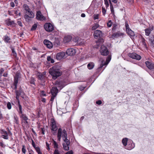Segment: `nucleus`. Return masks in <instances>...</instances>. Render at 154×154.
<instances>
[{"label":"nucleus","mask_w":154,"mask_h":154,"mask_svg":"<svg viewBox=\"0 0 154 154\" xmlns=\"http://www.w3.org/2000/svg\"><path fill=\"white\" fill-rule=\"evenodd\" d=\"M58 92V90L56 87H53L51 90V93L52 96H56Z\"/></svg>","instance_id":"obj_18"},{"label":"nucleus","mask_w":154,"mask_h":154,"mask_svg":"<svg viewBox=\"0 0 154 154\" xmlns=\"http://www.w3.org/2000/svg\"><path fill=\"white\" fill-rule=\"evenodd\" d=\"M128 56L131 58L139 60L141 59V57L140 55H139L135 53H129Z\"/></svg>","instance_id":"obj_8"},{"label":"nucleus","mask_w":154,"mask_h":154,"mask_svg":"<svg viewBox=\"0 0 154 154\" xmlns=\"http://www.w3.org/2000/svg\"><path fill=\"white\" fill-rule=\"evenodd\" d=\"M63 149L65 150H68L69 149V145H67L65 144V143H63Z\"/></svg>","instance_id":"obj_28"},{"label":"nucleus","mask_w":154,"mask_h":154,"mask_svg":"<svg viewBox=\"0 0 154 154\" xmlns=\"http://www.w3.org/2000/svg\"><path fill=\"white\" fill-rule=\"evenodd\" d=\"M23 7L25 10L26 11V13L28 14H30L31 13H33L31 11V9L29 8L28 5L26 4H24L23 5Z\"/></svg>","instance_id":"obj_21"},{"label":"nucleus","mask_w":154,"mask_h":154,"mask_svg":"<svg viewBox=\"0 0 154 154\" xmlns=\"http://www.w3.org/2000/svg\"><path fill=\"white\" fill-rule=\"evenodd\" d=\"M94 63H93L91 62L88 64L87 67L89 69H91L94 68Z\"/></svg>","instance_id":"obj_27"},{"label":"nucleus","mask_w":154,"mask_h":154,"mask_svg":"<svg viewBox=\"0 0 154 154\" xmlns=\"http://www.w3.org/2000/svg\"><path fill=\"white\" fill-rule=\"evenodd\" d=\"M57 137L58 140L59 141L60 140L61 137L63 138L67 137V134L66 130L64 129L62 131L61 128H59L58 130Z\"/></svg>","instance_id":"obj_2"},{"label":"nucleus","mask_w":154,"mask_h":154,"mask_svg":"<svg viewBox=\"0 0 154 154\" xmlns=\"http://www.w3.org/2000/svg\"><path fill=\"white\" fill-rule=\"evenodd\" d=\"M110 9L112 13L114 12L113 8L112 5H110Z\"/></svg>","instance_id":"obj_55"},{"label":"nucleus","mask_w":154,"mask_h":154,"mask_svg":"<svg viewBox=\"0 0 154 154\" xmlns=\"http://www.w3.org/2000/svg\"><path fill=\"white\" fill-rule=\"evenodd\" d=\"M66 154H72V151H70L68 152Z\"/></svg>","instance_id":"obj_63"},{"label":"nucleus","mask_w":154,"mask_h":154,"mask_svg":"<svg viewBox=\"0 0 154 154\" xmlns=\"http://www.w3.org/2000/svg\"><path fill=\"white\" fill-rule=\"evenodd\" d=\"M4 71V69L3 68H1L0 69V76H1L2 75V74Z\"/></svg>","instance_id":"obj_46"},{"label":"nucleus","mask_w":154,"mask_h":154,"mask_svg":"<svg viewBox=\"0 0 154 154\" xmlns=\"http://www.w3.org/2000/svg\"><path fill=\"white\" fill-rule=\"evenodd\" d=\"M149 40L151 43H153L154 42V35H152L150 36L149 38Z\"/></svg>","instance_id":"obj_36"},{"label":"nucleus","mask_w":154,"mask_h":154,"mask_svg":"<svg viewBox=\"0 0 154 154\" xmlns=\"http://www.w3.org/2000/svg\"><path fill=\"white\" fill-rule=\"evenodd\" d=\"M56 96H52L51 97L50 100L51 101H53L54 100V98Z\"/></svg>","instance_id":"obj_59"},{"label":"nucleus","mask_w":154,"mask_h":154,"mask_svg":"<svg viewBox=\"0 0 154 154\" xmlns=\"http://www.w3.org/2000/svg\"><path fill=\"white\" fill-rule=\"evenodd\" d=\"M16 95L17 96H20L21 94V93L20 91H18L17 90H16L15 91Z\"/></svg>","instance_id":"obj_49"},{"label":"nucleus","mask_w":154,"mask_h":154,"mask_svg":"<svg viewBox=\"0 0 154 154\" xmlns=\"http://www.w3.org/2000/svg\"><path fill=\"white\" fill-rule=\"evenodd\" d=\"M142 43H143V44L144 45V47L146 46V44L145 42V40L144 38H143L142 39Z\"/></svg>","instance_id":"obj_51"},{"label":"nucleus","mask_w":154,"mask_h":154,"mask_svg":"<svg viewBox=\"0 0 154 154\" xmlns=\"http://www.w3.org/2000/svg\"><path fill=\"white\" fill-rule=\"evenodd\" d=\"M7 107L9 109H10L11 108V103L10 102H8L7 104Z\"/></svg>","instance_id":"obj_39"},{"label":"nucleus","mask_w":154,"mask_h":154,"mask_svg":"<svg viewBox=\"0 0 154 154\" xmlns=\"http://www.w3.org/2000/svg\"><path fill=\"white\" fill-rule=\"evenodd\" d=\"M10 4H11V6L12 7H14V5H14V2H11V3Z\"/></svg>","instance_id":"obj_62"},{"label":"nucleus","mask_w":154,"mask_h":154,"mask_svg":"<svg viewBox=\"0 0 154 154\" xmlns=\"http://www.w3.org/2000/svg\"><path fill=\"white\" fill-rule=\"evenodd\" d=\"M47 60L48 61L50 62L51 63H52L54 62V59L51 58L50 56H48L47 58Z\"/></svg>","instance_id":"obj_34"},{"label":"nucleus","mask_w":154,"mask_h":154,"mask_svg":"<svg viewBox=\"0 0 154 154\" xmlns=\"http://www.w3.org/2000/svg\"><path fill=\"white\" fill-rule=\"evenodd\" d=\"M98 16H99V15L98 14H97L95 15H94V20L98 19Z\"/></svg>","instance_id":"obj_53"},{"label":"nucleus","mask_w":154,"mask_h":154,"mask_svg":"<svg viewBox=\"0 0 154 154\" xmlns=\"http://www.w3.org/2000/svg\"><path fill=\"white\" fill-rule=\"evenodd\" d=\"M111 59V57L110 56H109L108 57L107 59H106L105 62L104 60L102 61L101 63L100 64V66L98 68V69H103V70L105 68L106 66L109 63Z\"/></svg>","instance_id":"obj_3"},{"label":"nucleus","mask_w":154,"mask_h":154,"mask_svg":"<svg viewBox=\"0 0 154 154\" xmlns=\"http://www.w3.org/2000/svg\"><path fill=\"white\" fill-rule=\"evenodd\" d=\"M127 22L126 21L125 23L126 32L130 36H134L135 35L134 32L129 28V25Z\"/></svg>","instance_id":"obj_5"},{"label":"nucleus","mask_w":154,"mask_h":154,"mask_svg":"<svg viewBox=\"0 0 154 154\" xmlns=\"http://www.w3.org/2000/svg\"><path fill=\"white\" fill-rule=\"evenodd\" d=\"M100 53L102 55L106 56L109 53V52L106 47L104 45H102L100 50Z\"/></svg>","instance_id":"obj_4"},{"label":"nucleus","mask_w":154,"mask_h":154,"mask_svg":"<svg viewBox=\"0 0 154 154\" xmlns=\"http://www.w3.org/2000/svg\"><path fill=\"white\" fill-rule=\"evenodd\" d=\"M38 79L40 80H42L45 78V76L43 74L40 73L38 75Z\"/></svg>","instance_id":"obj_29"},{"label":"nucleus","mask_w":154,"mask_h":154,"mask_svg":"<svg viewBox=\"0 0 154 154\" xmlns=\"http://www.w3.org/2000/svg\"><path fill=\"white\" fill-rule=\"evenodd\" d=\"M46 145L47 146L46 149L48 150H49L50 149V148L49 147V144L47 142H46Z\"/></svg>","instance_id":"obj_54"},{"label":"nucleus","mask_w":154,"mask_h":154,"mask_svg":"<svg viewBox=\"0 0 154 154\" xmlns=\"http://www.w3.org/2000/svg\"><path fill=\"white\" fill-rule=\"evenodd\" d=\"M152 27L150 28H147L145 29V35L147 36H149L151 32L153 30Z\"/></svg>","instance_id":"obj_24"},{"label":"nucleus","mask_w":154,"mask_h":154,"mask_svg":"<svg viewBox=\"0 0 154 154\" xmlns=\"http://www.w3.org/2000/svg\"><path fill=\"white\" fill-rule=\"evenodd\" d=\"M128 140V138H125L123 139L122 140V143L123 145L125 146H126L127 145Z\"/></svg>","instance_id":"obj_33"},{"label":"nucleus","mask_w":154,"mask_h":154,"mask_svg":"<svg viewBox=\"0 0 154 154\" xmlns=\"http://www.w3.org/2000/svg\"><path fill=\"white\" fill-rule=\"evenodd\" d=\"M110 4V5H112V4L111 3V1L112 2H113L114 3H116L117 2V0H109Z\"/></svg>","instance_id":"obj_44"},{"label":"nucleus","mask_w":154,"mask_h":154,"mask_svg":"<svg viewBox=\"0 0 154 154\" xmlns=\"http://www.w3.org/2000/svg\"><path fill=\"white\" fill-rule=\"evenodd\" d=\"M45 129L44 128H41V131L42 134L44 135L45 134Z\"/></svg>","instance_id":"obj_47"},{"label":"nucleus","mask_w":154,"mask_h":154,"mask_svg":"<svg viewBox=\"0 0 154 154\" xmlns=\"http://www.w3.org/2000/svg\"><path fill=\"white\" fill-rule=\"evenodd\" d=\"M14 122H15V123L17 124H18L19 123V121H18V118L17 117H14Z\"/></svg>","instance_id":"obj_42"},{"label":"nucleus","mask_w":154,"mask_h":154,"mask_svg":"<svg viewBox=\"0 0 154 154\" xmlns=\"http://www.w3.org/2000/svg\"><path fill=\"white\" fill-rule=\"evenodd\" d=\"M5 23L6 25L8 26H13V25L15 24L14 21L13 20H11L10 19H7L5 21Z\"/></svg>","instance_id":"obj_19"},{"label":"nucleus","mask_w":154,"mask_h":154,"mask_svg":"<svg viewBox=\"0 0 154 154\" xmlns=\"http://www.w3.org/2000/svg\"><path fill=\"white\" fill-rule=\"evenodd\" d=\"M12 52L13 53V55L14 56H17V54L15 52V51L13 49H12Z\"/></svg>","instance_id":"obj_56"},{"label":"nucleus","mask_w":154,"mask_h":154,"mask_svg":"<svg viewBox=\"0 0 154 154\" xmlns=\"http://www.w3.org/2000/svg\"><path fill=\"white\" fill-rule=\"evenodd\" d=\"M72 39V37L70 35H68L65 37L64 38V41L65 43L70 42Z\"/></svg>","instance_id":"obj_22"},{"label":"nucleus","mask_w":154,"mask_h":154,"mask_svg":"<svg viewBox=\"0 0 154 154\" xmlns=\"http://www.w3.org/2000/svg\"><path fill=\"white\" fill-rule=\"evenodd\" d=\"M35 148L38 154H42V153L41 152L40 148L39 147H35Z\"/></svg>","instance_id":"obj_37"},{"label":"nucleus","mask_w":154,"mask_h":154,"mask_svg":"<svg viewBox=\"0 0 154 154\" xmlns=\"http://www.w3.org/2000/svg\"><path fill=\"white\" fill-rule=\"evenodd\" d=\"M18 104L19 109H17V111L19 114H21L23 113V112L22 111V106L20 104L19 100H18Z\"/></svg>","instance_id":"obj_26"},{"label":"nucleus","mask_w":154,"mask_h":154,"mask_svg":"<svg viewBox=\"0 0 154 154\" xmlns=\"http://www.w3.org/2000/svg\"><path fill=\"white\" fill-rule=\"evenodd\" d=\"M103 35L102 32L98 30L95 31L94 33V36L95 38H100Z\"/></svg>","instance_id":"obj_14"},{"label":"nucleus","mask_w":154,"mask_h":154,"mask_svg":"<svg viewBox=\"0 0 154 154\" xmlns=\"http://www.w3.org/2000/svg\"><path fill=\"white\" fill-rule=\"evenodd\" d=\"M54 147L55 148L57 149L58 148V145L57 144L56 142L53 140V143Z\"/></svg>","instance_id":"obj_38"},{"label":"nucleus","mask_w":154,"mask_h":154,"mask_svg":"<svg viewBox=\"0 0 154 154\" xmlns=\"http://www.w3.org/2000/svg\"><path fill=\"white\" fill-rule=\"evenodd\" d=\"M123 34L122 33L116 32L114 33L111 36L110 38H117L119 36L122 35Z\"/></svg>","instance_id":"obj_20"},{"label":"nucleus","mask_w":154,"mask_h":154,"mask_svg":"<svg viewBox=\"0 0 154 154\" xmlns=\"http://www.w3.org/2000/svg\"><path fill=\"white\" fill-rule=\"evenodd\" d=\"M146 67L150 70H154V63L152 62L146 61L145 62Z\"/></svg>","instance_id":"obj_7"},{"label":"nucleus","mask_w":154,"mask_h":154,"mask_svg":"<svg viewBox=\"0 0 154 154\" xmlns=\"http://www.w3.org/2000/svg\"><path fill=\"white\" fill-rule=\"evenodd\" d=\"M99 26V25L97 23L95 24L94 25L92 26V30H95L98 28Z\"/></svg>","instance_id":"obj_35"},{"label":"nucleus","mask_w":154,"mask_h":154,"mask_svg":"<svg viewBox=\"0 0 154 154\" xmlns=\"http://www.w3.org/2000/svg\"><path fill=\"white\" fill-rule=\"evenodd\" d=\"M75 52V50L73 48L69 49L66 51V54L69 56H72L74 55Z\"/></svg>","instance_id":"obj_15"},{"label":"nucleus","mask_w":154,"mask_h":154,"mask_svg":"<svg viewBox=\"0 0 154 154\" xmlns=\"http://www.w3.org/2000/svg\"><path fill=\"white\" fill-rule=\"evenodd\" d=\"M44 26L45 30L47 32H50L54 30L53 26L51 23H46Z\"/></svg>","instance_id":"obj_6"},{"label":"nucleus","mask_w":154,"mask_h":154,"mask_svg":"<svg viewBox=\"0 0 154 154\" xmlns=\"http://www.w3.org/2000/svg\"><path fill=\"white\" fill-rule=\"evenodd\" d=\"M22 151L23 152L24 154H25L26 153V150L25 149V146L24 145H23L22 146Z\"/></svg>","instance_id":"obj_41"},{"label":"nucleus","mask_w":154,"mask_h":154,"mask_svg":"<svg viewBox=\"0 0 154 154\" xmlns=\"http://www.w3.org/2000/svg\"><path fill=\"white\" fill-rule=\"evenodd\" d=\"M17 23L21 27L22 26V22L18 20L17 21Z\"/></svg>","instance_id":"obj_52"},{"label":"nucleus","mask_w":154,"mask_h":154,"mask_svg":"<svg viewBox=\"0 0 154 154\" xmlns=\"http://www.w3.org/2000/svg\"><path fill=\"white\" fill-rule=\"evenodd\" d=\"M64 85H62V82H57L56 84V87L57 88L58 87L60 89H62Z\"/></svg>","instance_id":"obj_23"},{"label":"nucleus","mask_w":154,"mask_h":154,"mask_svg":"<svg viewBox=\"0 0 154 154\" xmlns=\"http://www.w3.org/2000/svg\"><path fill=\"white\" fill-rule=\"evenodd\" d=\"M134 147V144L132 143L131 144H128L127 146H126L125 148L128 150H130L133 148Z\"/></svg>","instance_id":"obj_25"},{"label":"nucleus","mask_w":154,"mask_h":154,"mask_svg":"<svg viewBox=\"0 0 154 154\" xmlns=\"http://www.w3.org/2000/svg\"><path fill=\"white\" fill-rule=\"evenodd\" d=\"M51 130L54 131H56L57 129V128L56 125L55 121L53 119H51Z\"/></svg>","instance_id":"obj_10"},{"label":"nucleus","mask_w":154,"mask_h":154,"mask_svg":"<svg viewBox=\"0 0 154 154\" xmlns=\"http://www.w3.org/2000/svg\"><path fill=\"white\" fill-rule=\"evenodd\" d=\"M112 23L111 20H109L108 22L107 23V26L109 27H110L112 26Z\"/></svg>","instance_id":"obj_45"},{"label":"nucleus","mask_w":154,"mask_h":154,"mask_svg":"<svg viewBox=\"0 0 154 154\" xmlns=\"http://www.w3.org/2000/svg\"><path fill=\"white\" fill-rule=\"evenodd\" d=\"M96 103L98 105H100L102 103V102L101 100H99L97 101L96 102Z\"/></svg>","instance_id":"obj_57"},{"label":"nucleus","mask_w":154,"mask_h":154,"mask_svg":"<svg viewBox=\"0 0 154 154\" xmlns=\"http://www.w3.org/2000/svg\"><path fill=\"white\" fill-rule=\"evenodd\" d=\"M29 15L26 14L24 16V18L26 22H29L31 20V18H33L34 17V14L33 13H31L29 14Z\"/></svg>","instance_id":"obj_11"},{"label":"nucleus","mask_w":154,"mask_h":154,"mask_svg":"<svg viewBox=\"0 0 154 154\" xmlns=\"http://www.w3.org/2000/svg\"><path fill=\"white\" fill-rule=\"evenodd\" d=\"M2 134H5V135H2V137L4 139H8V135L9 136L12 135V134L9 130H8V132L5 131H4L3 130H2Z\"/></svg>","instance_id":"obj_9"},{"label":"nucleus","mask_w":154,"mask_h":154,"mask_svg":"<svg viewBox=\"0 0 154 154\" xmlns=\"http://www.w3.org/2000/svg\"><path fill=\"white\" fill-rule=\"evenodd\" d=\"M37 27V25L36 24H34L32 26L31 28V30H35Z\"/></svg>","instance_id":"obj_40"},{"label":"nucleus","mask_w":154,"mask_h":154,"mask_svg":"<svg viewBox=\"0 0 154 154\" xmlns=\"http://www.w3.org/2000/svg\"><path fill=\"white\" fill-rule=\"evenodd\" d=\"M4 41L7 43L10 42L9 41L10 40V38L8 36H5L4 37Z\"/></svg>","instance_id":"obj_30"},{"label":"nucleus","mask_w":154,"mask_h":154,"mask_svg":"<svg viewBox=\"0 0 154 154\" xmlns=\"http://www.w3.org/2000/svg\"><path fill=\"white\" fill-rule=\"evenodd\" d=\"M102 12L103 15H105L106 13V11L104 8H102Z\"/></svg>","instance_id":"obj_48"},{"label":"nucleus","mask_w":154,"mask_h":154,"mask_svg":"<svg viewBox=\"0 0 154 154\" xmlns=\"http://www.w3.org/2000/svg\"><path fill=\"white\" fill-rule=\"evenodd\" d=\"M19 78V75L17 74L14 77V89L15 90H16L17 88V84L18 82V80Z\"/></svg>","instance_id":"obj_16"},{"label":"nucleus","mask_w":154,"mask_h":154,"mask_svg":"<svg viewBox=\"0 0 154 154\" xmlns=\"http://www.w3.org/2000/svg\"><path fill=\"white\" fill-rule=\"evenodd\" d=\"M49 73L52 76V78L54 79H56L62 74L61 71L59 68L56 66H54L50 69Z\"/></svg>","instance_id":"obj_1"},{"label":"nucleus","mask_w":154,"mask_h":154,"mask_svg":"<svg viewBox=\"0 0 154 154\" xmlns=\"http://www.w3.org/2000/svg\"><path fill=\"white\" fill-rule=\"evenodd\" d=\"M41 95L43 96H46V94L45 93V92L44 91H42L41 92Z\"/></svg>","instance_id":"obj_60"},{"label":"nucleus","mask_w":154,"mask_h":154,"mask_svg":"<svg viewBox=\"0 0 154 154\" xmlns=\"http://www.w3.org/2000/svg\"><path fill=\"white\" fill-rule=\"evenodd\" d=\"M32 145L33 146L34 148L35 147V143H34V141H33V140L32 139Z\"/></svg>","instance_id":"obj_58"},{"label":"nucleus","mask_w":154,"mask_h":154,"mask_svg":"<svg viewBox=\"0 0 154 154\" xmlns=\"http://www.w3.org/2000/svg\"><path fill=\"white\" fill-rule=\"evenodd\" d=\"M67 137L63 138L64 142V143H65V144L67 145H69L70 142L69 140L67 139Z\"/></svg>","instance_id":"obj_31"},{"label":"nucleus","mask_w":154,"mask_h":154,"mask_svg":"<svg viewBox=\"0 0 154 154\" xmlns=\"http://www.w3.org/2000/svg\"><path fill=\"white\" fill-rule=\"evenodd\" d=\"M36 18L37 19L39 20H44L46 19V18L43 16L40 11L37 12Z\"/></svg>","instance_id":"obj_12"},{"label":"nucleus","mask_w":154,"mask_h":154,"mask_svg":"<svg viewBox=\"0 0 154 154\" xmlns=\"http://www.w3.org/2000/svg\"><path fill=\"white\" fill-rule=\"evenodd\" d=\"M43 43L44 45H46V47L48 48H51L53 46V45L52 43L48 40H44Z\"/></svg>","instance_id":"obj_17"},{"label":"nucleus","mask_w":154,"mask_h":154,"mask_svg":"<svg viewBox=\"0 0 154 154\" xmlns=\"http://www.w3.org/2000/svg\"><path fill=\"white\" fill-rule=\"evenodd\" d=\"M30 83L31 84H35L34 79L32 77L31 78Z\"/></svg>","instance_id":"obj_43"},{"label":"nucleus","mask_w":154,"mask_h":154,"mask_svg":"<svg viewBox=\"0 0 154 154\" xmlns=\"http://www.w3.org/2000/svg\"><path fill=\"white\" fill-rule=\"evenodd\" d=\"M85 88L84 87L82 86L80 87L79 88V89L81 91L85 89Z\"/></svg>","instance_id":"obj_61"},{"label":"nucleus","mask_w":154,"mask_h":154,"mask_svg":"<svg viewBox=\"0 0 154 154\" xmlns=\"http://www.w3.org/2000/svg\"><path fill=\"white\" fill-rule=\"evenodd\" d=\"M21 114V115L20 116V117L24 120L26 121L28 119L26 116L25 114L23 113Z\"/></svg>","instance_id":"obj_32"},{"label":"nucleus","mask_w":154,"mask_h":154,"mask_svg":"<svg viewBox=\"0 0 154 154\" xmlns=\"http://www.w3.org/2000/svg\"><path fill=\"white\" fill-rule=\"evenodd\" d=\"M65 54L64 52L58 53L56 54V58L58 60H60L65 57Z\"/></svg>","instance_id":"obj_13"},{"label":"nucleus","mask_w":154,"mask_h":154,"mask_svg":"<svg viewBox=\"0 0 154 154\" xmlns=\"http://www.w3.org/2000/svg\"><path fill=\"white\" fill-rule=\"evenodd\" d=\"M54 154H60L58 150L56 149L55 150Z\"/></svg>","instance_id":"obj_50"},{"label":"nucleus","mask_w":154,"mask_h":154,"mask_svg":"<svg viewBox=\"0 0 154 154\" xmlns=\"http://www.w3.org/2000/svg\"><path fill=\"white\" fill-rule=\"evenodd\" d=\"M27 121V120L25 121V122H24L25 124L27 126L29 124L28 122Z\"/></svg>","instance_id":"obj_64"}]
</instances>
